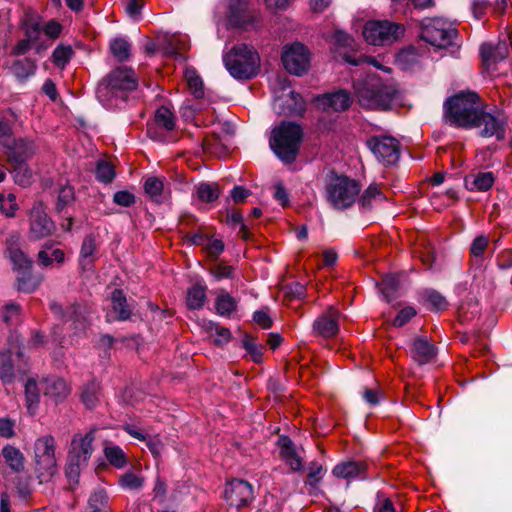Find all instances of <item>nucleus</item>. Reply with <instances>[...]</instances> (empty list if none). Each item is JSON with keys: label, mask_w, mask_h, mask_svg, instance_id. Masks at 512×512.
Wrapping results in <instances>:
<instances>
[{"label": "nucleus", "mask_w": 512, "mask_h": 512, "mask_svg": "<svg viewBox=\"0 0 512 512\" xmlns=\"http://www.w3.org/2000/svg\"><path fill=\"white\" fill-rule=\"evenodd\" d=\"M223 62L229 74L237 80H248L258 75L261 59L257 50L245 43L234 45L223 55Z\"/></svg>", "instance_id": "obj_4"}, {"label": "nucleus", "mask_w": 512, "mask_h": 512, "mask_svg": "<svg viewBox=\"0 0 512 512\" xmlns=\"http://www.w3.org/2000/svg\"><path fill=\"white\" fill-rule=\"evenodd\" d=\"M358 198L363 208H370L386 199L377 185H370Z\"/></svg>", "instance_id": "obj_36"}, {"label": "nucleus", "mask_w": 512, "mask_h": 512, "mask_svg": "<svg viewBox=\"0 0 512 512\" xmlns=\"http://www.w3.org/2000/svg\"><path fill=\"white\" fill-rule=\"evenodd\" d=\"M72 53L69 46H58L53 52V61L57 66L64 67L69 62Z\"/></svg>", "instance_id": "obj_54"}, {"label": "nucleus", "mask_w": 512, "mask_h": 512, "mask_svg": "<svg viewBox=\"0 0 512 512\" xmlns=\"http://www.w3.org/2000/svg\"><path fill=\"white\" fill-rule=\"evenodd\" d=\"M138 80L134 71L127 67L113 70L101 83L96 94L99 101L108 109L121 107L126 101V93L137 88Z\"/></svg>", "instance_id": "obj_2"}, {"label": "nucleus", "mask_w": 512, "mask_h": 512, "mask_svg": "<svg viewBox=\"0 0 512 512\" xmlns=\"http://www.w3.org/2000/svg\"><path fill=\"white\" fill-rule=\"evenodd\" d=\"M335 49L352 47L353 38L341 30H336L331 36Z\"/></svg>", "instance_id": "obj_55"}, {"label": "nucleus", "mask_w": 512, "mask_h": 512, "mask_svg": "<svg viewBox=\"0 0 512 512\" xmlns=\"http://www.w3.org/2000/svg\"><path fill=\"white\" fill-rule=\"evenodd\" d=\"M39 260L44 266H49L53 262L62 263L64 261V252L61 249H53L45 247L38 254Z\"/></svg>", "instance_id": "obj_49"}, {"label": "nucleus", "mask_w": 512, "mask_h": 512, "mask_svg": "<svg viewBox=\"0 0 512 512\" xmlns=\"http://www.w3.org/2000/svg\"><path fill=\"white\" fill-rule=\"evenodd\" d=\"M13 355L22 358L23 352L20 349L13 352L12 348L0 352V379L5 384L12 383L15 378Z\"/></svg>", "instance_id": "obj_25"}, {"label": "nucleus", "mask_w": 512, "mask_h": 512, "mask_svg": "<svg viewBox=\"0 0 512 512\" xmlns=\"http://www.w3.org/2000/svg\"><path fill=\"white\" fill-rule=\"evenodd\" d=\"M285 69L295 75L306 73L310 67V52L302 43L296 42L286 46L282 52Z\"/></svg>", "instance_id": "obj_13"}, {"label": "nucleus", "mask_w": 512, "mask_h": 512, "mask_svg": "<svg viewBox=\"0 0 512 512\" xmlns=\"http://www.w3.org/2000/svg\"><path fill=\"white\" fill-rule=\"evenodd\" d=\"M236 300L227 293H220L216 298L215 308L218 314L222 316H229L236 310Z\"/></svg>", "instance_id": "obj_37"}, {"label": "nucleus", "mask_w": 512, "mask_h": 512, "mask_svg": "<svg viewBox=\"0 0 512 512\" xmlns=\"http://www.w3.org/2000/svg\"><path fill=\"white\" fill-rule=\"evenodd\" d=\"M480 53L484 62L495 63L509 55V47L506 42H499L496 46L491 43H484L481 45Z\"/></svg>", "instance_id": "obj_26"}, {"label": "nucleus", "mask_w": 512, "mask_h": 512, "mask_svg": "<svg viewBox=\"0 0 512 512\" xmlns=\"http://www.w3.org/2000/svg\"><path fill=\"white\" fill-rule=\"evenodd\" d=\"M95 175L100 182L109 183L114 179L115 171L110 163L101 160L97 163Z\"/></svg>", "instance_id": "obj_50"}, {"label": "nucleus", "mask_w": 512, "mask_h": 512, "mask_svg": "<svg viewBox=\"0 0 512 512\" xmlns=\"http://www.w3.org/2000/svg\"><path fill=\"white\" fill-rule=\"evenodd\" d=\"M18 209L16 196L12 193L8 195L0 194V212L7 217H13Z\"/></svg>", "instance_id": "obj_51"}, {"label": "nucleus", "mask_w": 512, "mask_h": 512, "mask_svg": "<svg viewBox=\"0 0 512 512\" xmlns=\"http://www.w3.org/2000/svg\"><path fill=\"white\" fill-rule=\"evenodd\" d=\"M207 331L217 345H223L230 341L231 333L227 328L221 327L216 323L209 322Z\"/></svg>", "instance_id": "obj_47"}, {"label": "nucleus", "mask_w": 512, "mask_h": 512, "mask_svg": "<svg viewBox=\"0 0 512 512\" xmlns=\"http://www.w3.org/2000/svg\"><path fill=\"white\" fill-rule=\"evenodd\" d=\"M108 496L103 489L94 491L88 501V512H107Z\"/></svg>", "instance_id": "obj_40"}, {"label": "nucleus", "mask_w": 512, "mask_h": 512, "mask_svg": "<svg viewBox=\"0 0 512 512\" xmlns=\"http://www.w3.org/2000/svg\"><path fill=\"white\" fill-rule=\"evenodd\" d=\"M367 146L384 165H393L399 159V142L391 136H373L368 139Z\"/></svg>", "instance_id": "obj_15"}, {"label": "nucleus", "mask_w": 512, "mask_h": 512, "mask_svg": "<svg viewBox=\"0 0 512 512\" xmlns=\"http://www.w3.org/2000/svg\"><path fill=\"white\" fill-rule=\"evenodd\" d=\"M41 385L34 379H29L25 384V394L27 401V409L30 414L35 413V409L40 400Z\"/></svg>", "instance_id": "obj_35"}, {"label": "nucleus", "mask_w": 512, "mask_h": 512, "mask_svg": "<svg viewBox=\"0 0 512 512\" xmlns=\"http://www.w3.org/2000/svg\"><path fill=\"white\" fill-rule=\"evenodd\" d=\"M482 109L476 93L460 92L444 103V117L447 123L464 128H472Z\"/></svg>", "instance_id": "obj_5"}, {"label": "nucleus", "mask_w": 512, "mask_h": 512, "mask_svg": "<svg viewBox=\"0 0 512 512\" xmlns=\"http://www.w3.org/2000/svg\"><path fill=\"white\" fill-rule=\"evenodd\" d=\"M164 180L158 177H149L144 183V190L153 200L160 202L164 192Z\"/></svg>", "instance_id": "obj_39"}, {"label": "nucleus", "mask_w": 512, "mask_h": 512, "mask_svg": "<svg viewBox=\"0 0 512 512\" xmlns=\"http://www.w3.org/2000/svg\"><path fill=\"white\" fill-rule=\"evenodd\" d=\"M206 301V287L196 284L188 289L186 304L189 309H200Z\"/></svg>", "instance_id": "obj_34"}, {"label": "nucleus", "mask_w": 512, "mask_h": 512, "mask_svg": "<svg viewBox=\"0 0 512 512\" xmlns=\"http://www.w3.org/2000/svg\"><path fill=\"white\" fill-rule=\"evenodd\" d=\"M234 271L235 269L233 266L225 265L222 263L215 264L211 268V274L217 281L234 278Z\"/></svg>", "instance_id": "obj_52"}, {"label": "nucleus", "mask_w": 512, "mask_h": 512, "mask_svg": "<svg viewBox=\"0 0 512 512\" xmlns=\"http://www.w3.org/2000/svg\"><path fill=\"white\" fill-rule=\"evenodd\" d=\"M103 453L109 464L117 469L124 468L128 463L123 449L110 441L103 443Z\"/></svg>", "instance_id": "obj_27"}, {"label": "nucleus", "mask_w": 512, "mask_h": 512, "mask_svg": "<svg viewBox=\"0 0 512 512\" xmlns=\"http://www.w3.org/2000/svg\"><path fill=\"white\" fill-rule=\"evenodd\" d=\"M488 245V238L484 235L476 237L471 245L470 251L474 257H482Z\"/></svg>", "instance_id": "obj_60"}, {"label": "nucleus", "mask_w": 512, "mask_h": 512, "mask_svg": "<svg viewBox=\"0 0 512 512\" xmlns=\"http://www.w3.org/2000/svg\"><path fill=\"white\" fill-rule=\"evenodd\" d=\"M456 33L453 24L443 18L425 19L421 25V38L438 48L451 45Z\"/></svg>", "instance_id": "obj_11"}, {"label": "nucleus", "mask_w": 512, "mask_h": 512, "mask_svg": "<svg viewBox=\"0 0 512 512\" xmlns=\"http://www.w3.org/2000/svg\"><path fill=\"white\" fill-rule=\"evenodd\" d=\"M274 93V109L282 114H300L305 102L300 94L293 91L286 77H277L271 82Z\"/></svg>", "instance_id": "obj_9"}, {"label": "nucleus", "mask_w": 512, "mask_h": 512, "mask_svg": "<svg viewBox=\"0 0 512 512\" xmlns=\"http://www.w3.org/2000/svg\"><path fill=\"white\" fill-rule=\"evenodd\" d=\"M226 222L231 227L239 226V234L241 235V237L244 239L248 238L247 228L242 221V215L240 213H238V212L228 213Z\"/></svg>", "instance_id": "obj_56"}, {"label": "nucleus", "mask_w": 512, "mask_h": 512, "mask_svg": "<svg viewBox=\"0 0 512 512\" xmlns=\"http://www.w3.org/2000/svg\"><path fill=\"white\" fill-rule=\"evenodd\" d=\"M51 309L53 311L54 314L56 315H64L65 317L68 318V320L72 321L73 323H76L78 322V317H79V313H78V308H75V307H70L64 314L63 312V308L61 305L57 304V303H52L51 304Z\"/></svg>", "instance_id": "obj_61"}, {"label": "nucleus", "mask_w": 512, "mask_h": 512, "mask_svg": "<svg viewBox=\"0 0 512 512\" xmlns=\"http://www.w3.org/2000/svg\"><path fill=\"white\" fill-rule=\"evenodd\" d=\"M353 87L359 104L368 109L386 110L398 100V89L392 80L375 72H367Z\"/></svg>", "instance_id": "obj_1"}, {"label": "nucleus", "mask_w": 512, "mask_h": 512, "mask_svg": "<svg viewBox=\"0 0 512 512\" xmlns=\"http://www.w3.org/2000/svg\"><path fill=\"white\" fill-rule=\"evenodd\" d=\"M278 446L281 457L290 466L291 470L300 471L303 466L302 456L292 441L286 436H281L278 439Z\"/></svg>", "instance_id": "obj_21"}, {"label": "nucleus", "mask_w": 512, "mask_h": 512, "mask_svg": "<svg viewBox=\"0 0 512 512\" xmlns=\"http://www.w3.org/2000/svg\"><path fill=\"white\" fill-rule=\"evenodd\" d=\"M74 200V190L71 186H63L58 193L57 209L60 211Z\"/></svg>", "instance_id": "obj_57"}, {"label": "nucleus", "mask_w": 512, "mask_h": 512, "mask_svg": "<svg viewBox=\"0 0 512 512\" xmlns=\"http://www.w3.org/2000/svg\"><path fill=\"white\" fill-rule=\"evenodd\" d=\"M55 231L54 222L48 217L41 201L33 203L29 211V238L40 240L52 235Z\"/></svg>", "instance_id": "obj_14"}, {"label": "nucleus", "mask_w": 512, "mask_h": 512, "mask_svg": "<svg viewBox=\"0 0 512 512\" xmlns=\"http://www.w3.org/2000/svg\"><path fill=\"white\" fill-rule=\"evenodd\" d=\"M360 190L357 181L346 176H336L326 186V199L334 209L344 210L355 203Z\"/></svg>", "instance_id": "obj_8"}, {"label": "nucleus", "mask_w": 512, "mask_h": 512, "mask_svg": "<svg viewBox=\"0 0 512 512\" xmlns=\"http://www.w3.org/2000/svg\"><path fill=\"white\" fill-rule=\"evenodd\" d=\"M1 454L12 471L16 473L24 471L25 457L18 448L12 445H5L2 448Z\"/></svg>", "instance_id": "obj_28"}, {"label": "nucleus", "mask_w": 512, "mask_h": 512, "mask_svg": "<svg viewBox=\"0 0 512 512\" xmlns=\"http://www.w3.org/2000/svg\"><path fill=\"white\" fill-rule=\"evenodd\" d=\"M8 257L16 273L18 290L26 293L34 291L40 284V279L31 274V260L14 246L8 247Z\"/></svg>", "instance_id": "obj_12"}, {"label": "nucleus", "mask_w": 512, "mask_h": 512, "mask_svg": "<svg viewBox=\"0 0 512 512\" xmlns=\"http://www.w3.org/2000/svg\"><path fill=\"white\" fill-rule=\"evenodd\" d=\"M398 288V280L394 276H386L381 283V293L387 301L394 298V294Z\"/></svg>", "instance_id": "obj_53"}, {"label": "nucleus", "mask_w": 512, "mask_h": 512, "mask_svg": "<svg viewBox=\"0 0 512 512\" xmlns=\"http://www.w3.org/2000/svg\"><path fill=\"white\" fill-rule=\"evenodd\" d=\"M343 60L345 62L351 64V65H354V66H358V65L366 63V64H370L373 67H375V68H377L379 70H382V71H384L386 73H390L391 72L390 68L383 66L382 64H380V62L376 58H373V57L361 56V57L356 59V58H353L350 55L344 54L343 55Z\"/></svg>", "instance_id": "obj_48"}, {"label": "nucleus", "mask_w": 512, "mask_h": 512, "mask_svg": "<svg viewBox=\"0 0 512 512\" xmlns=\"http://www.w3.org/2000/svg\"><path fill=\"white\" fill-rule=\"evenodd\" d=\"M33 471L39 481H49L58 471L56 441L51 435L37 438L32 448Z\"/></svg>", "instance_id": "obj_6"}, {"label": "nucleus", "mask_w": 512, "mask_h": 512, "mask_svg": "<svg viewBox=\"0 0 512 512\" xmlns=\"http://www.w3.org/2000/svg\"><path fill=\"white\" fill-rule=\"evenodd\" d=\"M41 392L54 403L63 401L70 393L66 381L59 377H46L40 381Z\"/></svg>", "instance_id": "obj_19"}, {"label": "nucleus", "mask_w": 512, "mask_h": 512, "mask_svg": "<svg viewBox=\"0 0 512 512\" xmlns=\"http://www.w3.org/2000/svg\"><path fill=\"white\" fill-rule=\"evenodd\" d=\"M81 398L88 409L94 408L99 400V385L96 382L87 384L82 391Z\"/></svg>", "instance_id": "obj_45"}, {"label": "nucleus", "mask_w": 512, "mask_h": 512, "mask_svg": "<svg viewBox=\"0 0 512 512\" xmlns=\"http://www.w3.org/2000/svg\"><path fill=\"white\" fill-rule=\"evenodd\" d=\"M95 432L91 429L72 437L66 465V476L70 482L77 483L81 469L88 464L94 450Z\"/></svg>", "instance_id": "obj_7"}, {"label": "nucleus", "mask_w": 512, "mask_h": 512, "mask_svg": "<svg viewBox=\"0 0 512 512\" xmlns=\"http://www.w3.org/2000/svg\"><path fill=\"white\" fill-rule=\"evenodd\" d=\"M40 31V25L37 21L25 22V38L35 42L39 38Z\"/></svg>", "instance_id": "obj_64"}, {"label": "nucleus", "mask_w": 512, "mask_h": 512, "mask_svg": "<svg viewBox=\"0 0 512 512\" xmlns=\"http://www.w3.org/2000/svg\"><path fill=\"white\" fill-rule=\"evenodd\" d=\"M13 173L15 182L22 187L29 186L33 181L32 171L25 162L14 163Z\"/></svg>", "instance_id": "obj_44"}, {"label": "nucleus", "mask_w": 512, "mask_h": 512, "mask_svg": "<svg viewBox=\"0 0 512 512\" xmlns=\"http://www.w3.org/2000/svg\"><path fill=\"white\" fill-rule=\"evenodd\" d=\"M7 147L8 157L13 163L25 162L35 152L33 141L28 139H19L12 146L7 144Z\"/></svg>", "instance_id": "obj_24"}, {"label": "nucleus", "mask_w": 512, "mask_h": 512, "mask_svg": "<svg viewBox=\"0 0 512 512\" xmlns=\"http://www.w3.org/2000/svg\"><path fill=\"white\" fill-rule=\"evenodd\" d=\"M184 77L191 93L196 98L202 97L204 94L203 83L197 72L192 68H187L184 72Z\"/></svg>", "instance_id": "obj_42"}, {"label": "nucleus", "mask_w": 512, "mask_h": 512, "mask_svg": "<svg viewBox=\"0 0 512 512\" xmlns=\"http://www.w3.org/2000/svg\"><path fill=\"white\" fill-rule=\"evenodd\" d=\"M351 103L350 95L344 90L328 93L316 98L317 106L324 111L340 112L347 109Z\"/></svg>", "instance_id": "obj_20"}, {"label": "nucleus", "mask_w": 512, "mask_h": 512, "mask_svg": "<svg viewBox=\"0 0 512 512\" xmlns=\"http://www.w3.org/2000/svg\"><path fill=\"white\" fill-rule=\"evenodd\" d=\"M145 485V478L133 471H127L119 477V486L124 490L139 491Z\"/></svg>", "instance_id": "obj_33"}, {"label": "nucleus", "mask_w": 512, "mask_h": 512, "mask_svg": "<svg viewBox=\"0 0 512 512\" xmlns=\"http://www.w3.org/2000/svg\"><path fill=\"white\" fill-rule=\"evenodd\" d=\"M365 41L374 46L389 45L404 34V27L388 20L367 21L362 31Z\"/></svg>", "instance_id": "obj_10"}, {"label": "nucleus", "mask_w": 512, "mask_h": 512, "mask_svg": "<svg viewBox=\"0 0 512 512\" xmlns=\"http://www.w3.org/2000/svg\"><path fill=\"white\" fill-rule=\"evenodd\" d=\"M423 300L425 304L432 310H444L448 306V302L443 295L435 290H426L423 293Z\"/></svg>", "instance_id": "obj_41"}, {"label": "nucleus", "mask_w": 512, "mask_h": 512, "mask_svg": "<svg viewBox=\"0 0 512 512\" xmlns=\"http://www.w3.org/2000/svg\"><path fill=\"white\" fill-rule=\"evenodd\" d=\"M196 194L202 202H212L219 197L220 190L216 183H200L196 188Z\"/></svg>", "instance_id": "obj_43"}, {"label": "nucleus", "mask_w": 512, "mask_h": 512, "mask_svg": "<svg viewBox=\"0 0 512 512\" xmlns=\"http://www.w3.org/2000/svg\"><path fill=\"white\" fill-rule=\"evenodd\" d=\"M435 348L425 338H416L412 342L411 355L412 358L420 365L430 362L435 356Z\"/></svg>", "instance_id": "obj_23"}, {"label": "nucleus", "mask_w": 512, "mask_h": 512, "mask_svg": "<svg viewBox=\"0 0 512 512\" xmlns=\"http://www.w3.org/2000/svg\"><path fill=\"white\" fill-rule=\"evenodd\" d=\"M111 53L119 61H124L130 56V45L127 40L123 38H116L110 43Z\"/></svg>", "instance_id": "obj_46"}, {"label": "nucleus", "mask_w": 512, "mask_h": 512, "mask_svg": "<svg viewBox=\"0 0 512 512\" xmlns=\"http://www.w3.org/2000/svg\"><path fill=\"white\" fill-rule=\"evenodd\" d=\"M154 124L166 131H171L175 126V117L169 108L162 106L155 113Z\"/></svg>", "instance_id": "obj_38"}, {"label": "nucleus", "mask_w": 512, "mask_h": 512, "mask_svg": "<svg viewBox=\"0 0 512 512\" xmlns=\"http://www.w3.org/2000/svg\"><path fill=\"white\" fill-rule=\"evenodd\" d=\"M112 311L115 314L114 318L118 320H126L131 314L129 306L126 304V299L121 290L115 289L111 294Z\"/></svg>", "instance_id": "obj_31"}, {"label": "nucleus", "mask_w": 512, "mask_h": 512, "mask_svg": "<svg viewBox=\"0 0 512 512\" xmlns=\"http://www.w3.org/2000/svg\"><path fill=\"white\" fill-rule=\"evenodd\" d=\"M495 182V176L489 171L471 172L464 178L465 187L474 192H485Z\"/></svg>", "instance_id": "obj_22"}, {"label": "nucleus", "mask_w": 512, "mask_h": 512, "mask_svg": "<svg viewBox=\"0 0 512 512\" xmlns=\"http://www.w3.org/2000/svg\"><path fill=\"white\" fill-rule=\"evenodd\" d=\"M96 255V240L95 237L89 235L84 238L81 250L79 263L83 269H89L95 260Z\"/></svg>", "instance_id": "obj_30"}, {"label": "nucleus", "mask_w": 512, "mask_h": 512, "mask_svg": "<svg viewBox=\"0 0 512 512\" xmlns=\"http://www.w3.org/2000/svg\"><path fill=\"white\" fill-rule=\"evenodd\" d=\"M303 139V129L291 121H283L270 133L269 145L274 154L284 163L295 161Z\"/></svg>", "instance_id": "obj_3"}, {"label": "nucleus", "mask_w": 512, "mask_h": 512, "mask_svg": "<svg viewBox=\"0 0 512 512\" xmlns=\"http://www.w3.org/2000/svg\"><path fill=\"white\" fill-rule=\"evenodd\" d=\"M339 313L333 307H329L324 313L317 317L313 323V333L316 336L330 338L339 331Z\"/></svg>", "instance_id": "obj_18"}, {"label": "nucleus", "mask_w": 512, "mask_h": 512, "mask_svg": "<svg viewBox=\"0 0 512 512\" xmlns=\"http://www.w3.org/2000/svg\"><path fill=\"white\" fill-rule=\"evenodd\" d=\"M366 469L362 462L348 461L336 465L333 474L338 478L353 479L361 476Z\"/></svg>", "instance_id": "obj_29"}, {"label": "nucleus", "mask_w": 512, "mask_h": 512, "mask_svg": "<svg viewBox=\"0 0 512 512\" xmlns=\"http://www.w3.org/2000/svg\"><path fill=\"white\" fill-rule=\"evenodd\" d=\"M19 306L14 303L7 304L1 314L2 320L9 324L19 316Z\"/></svg>", "instance_id": "obj_63"}, {"label": "nucleus", "mask_w": 512, "mask_h": 512, "mask_svg": "<svg viewBox=\"0 0 512 512\" xmlns=\"http://www.w3.org/2000/svg\"><path fill=\"white\" fill-rule=\"evenodd\" d=\"M415 315L416 310L411 306H406L399 311L398 315L395 317L393 321V325L396 327H401L405 325Z\"/></svg>", "instance_id": "obj_58"}, {"label": "nucleus", "mask_w": 512, "mask_h": 512, "mask_svg": "<svg viewBox=\"0 0 512 512\" xmlns=\"http://www.w3.org/2000/svg\"><path fill=\"white\" fill-rule=\"evenodd\" d=\"M224 497L230 506L241 508L252 501L253 488L247 481L235 479L226 485Z\"/></svg>", "instance_id": "obj_16"}, {"label": "nucleus", "mask_w": 512, "mask_h": 512, "mask_svg": "<svg viewBox=\"0 0 512 512\" xmlns=\"http://www.w3.org/2000/svg\"><path fill=\"white\" fill-rule=\"evenodd\" d=\"M244 348L251 355L254 362H261L262 360V348L259 347L254 339L245 338L243 342Z\"/></svg>", "instance_id": "obj_59"}, {"label": "nucleus", "mask_w": 512, "mask_h": 512, "mask_svg": "<svg viewBox=\"0 0 512 512\" xmlns=\"http://www.w3.org/2000/svg\"><path fill=\"white\" fill-rule=\"evenodd\" d=\"M11 73L20 81L26 80L33 75L36 70V64L33 60L25 58L15 61L10 67Z\"/></svg>", "instance_id": "obj_32"}, {"label": "nucleus", "mask_w": 512, "mask_h": 512, "mask_svg": "<svg viewBox=\"0 0 512 512\" xmlns=\"http://www.w3.org/2000/svg\"><path fill=\"white\" fill-rule=\"evenodd\" d=\"M504 124L503 117L486 113L481 109L472 127L480 128V135L483 137L495 136L497 139H503Z\"/></svg>", "instance_id": "obj_17"}, {"label": "nucleus", "mask_w": 512, "mask_h": 512, "mask_svg": "<svg viewBox=\"0 0 512 512\" xmlns=\"http://www.w3.org/2000/svg\"><path fill=\"white\" fill-rule=\"evenodd\" d=\"M113 201L120 206L129 207L135 202V197L128 191H118L113 196Z\"/></svg>", "instance_id": "obj_62"}]
</instances>
